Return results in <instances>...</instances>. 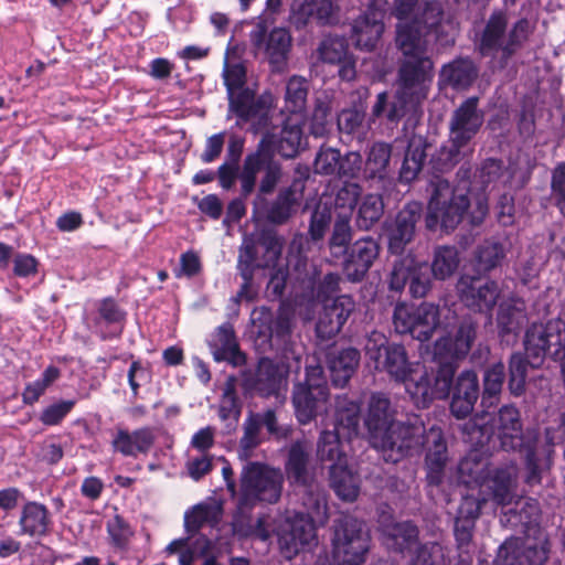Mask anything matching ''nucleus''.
Listing matches in <instances>:
<instances>
[{"mask_svg":"<svg viewBox=\"0 0 565 565\" xmlns=\"http://www.w3.org/2000/svg\"><path fill=\"white\" fill-rule=\"evenodd\" d=\"M392 15L397 19L395 45L404 57L398 70L399 88L392 100L386 92L376 96L371 111L373 121L385 117L397 122L407 113L416 111L433 78L429 44L455 43L454 24L445 18L443 4L437 0H394Z\"/></svg>","mask_w":565,"mask_h":565,"instance_id":"f257e3e1","label":"nucleus"},{"mask_svg":"<svg viewBox=\"0 0 565 565\" xmlns=\"http://www.w3.org/2000/svg\"><path fill=\"white\" fill-rule=\"evenodd\" d=\"M396 415L397 411L391 399L377 392L370 396L363 416L370 445L393 462L417 455L425 433V425L419 417L399 422Z\"/></svg>","mask_w":565,"mask_h":565,"instance_id":"f03ea898","label":"nucleus"},{"mask_svg":"<svg viewBox=\"0 0 565 565\" xmlns=\"http://www.w3.org/2000/svg\"><path fill=\"white\" fill-rule=\"evenodd\" d=\"M428 191V230H435L438 224L446 231L455 230L465 215L469 216L472 225H479L488 214V200L484 194L476 198L475 207L468 213L470 201L465 189L454 188L449 181L440 177L430 180Z\"/></svg>","mask_w":565,"mask_h":565,"instance_id":"7ed1b4c3","label":"nucleus"},{"mask_svg":"<svg viewBox=\"0 0 565 565\" xmlns=\"http://www.w3.org/2000/svg\"><path fill=\"white\" fill-rule=\"evenodd\" d=\"M534 26L526 18L509 24L503 11H494L487 20L478 43L482 56L491 57L504 67L529 40Z\"/></svg>","mask_w":565,"mask_h":565,"instance_id":"20e7f679","label":"nucleus"},{"mask_svg":"<svg viewBox=\"0 0 565 565\" xmlns=\"http://www.w3.org/2000/svg\"><path fill=\"white\" fill-rule=\"evenodd\" d=\"M371 547V531L363 520L343 513L333 520L331 551L338 565H363Z\"/></svg>","mask_w":565,"mask_h":565,"instance_id":"39448f33","label":"nucleus"},{"mask_svg":"<svg viewBox=\"0 0 565 565\" xmlns=\"http://www.w3.org/2000/svg\"><path fill=\"white\" fill-rule=\"evenodd\" d=\"M284 488V473L279 468L249 461L239 476L238 508L252 509L257 503L275 504Z\"/></svg>","mask_w":565,"mask_h":565,"instance_id":"423d86ee","label":"nucleus"},{"mask_svg":"<svg viewBox=\"0 0 565 565\" xmlns=\"http://www.w3.org/2000/svg\"><path fill=\"white\" fill-rule=\"evenodd\" d=\"M483 121L484 113L479 108L478 97L467 98L452 111L448 125V146L441 149L446 168L459 162L470 151V143Z\"/></svg>","mask_w":565,"mask_h":565,"instance_id":"0eeeda50","label":"nucleus"},{"mask_svg":"<svg viewBox=\"0 0 565 565\" xmlns=\"http://www.w3.org/2000/svg\"><path fill=\"white\" fill-rule=\"evenodd\" d=\"M264 142L265 139L262 140L255 152L246 156L239 174L241 194L243 198H247L255 190L257 174L263 173L254 199V207L264 204L265 196L274 193L282 179L281 164L274 159L269 150L264 148Z\"/></svg>","mask_w":565,"mask_h":565,"instance_id":"6e6552de","label":"nucleus"},{"mask_svg":"<svg viewBox=\"0 0 565 565\" xmlns=\"http://www.w3.org/2000/svg\"><path fill=\"white\" fill-rule=\"evenodd\" d=\"M364 350L375 370L387 372L395 381L404 383L406 390L407 384L416 380L419 371L408 361L405 348L402 344L388 343L382 332H370Z\"/></svg>","mask_w":565,"mask_h":565,"instance_id":"1a4fd4ad","label":"nucleus"},{"mask_svg":"<svg viewBox=\"0 0 565 565\" xmlns=\"http://www.w3.org/2000/svg\"><path fill=\"white\" fill-rule=\"evenodd\" d=\"M282 247L284 238L270 228L262 230L256 237L244 239L237 262L244 287L253 281L255 269L270 267L279 259Z\"/></svg>","mask_w":565,"mask_h":565,"instance_id":"9d476101","label":"nucleus"},{"mask_svg":"<svg viewBox=\"0 0 565 565\" xmlns=\"http://www.w3.org/2000/svg\"><path fill=\"white\" fill-rule=\"evenodd\" d=\"M408 284L413 298H424L433 287V275L426 260L418 259L408 252L393 264L388 276V288L401 292Z\"/></svg>","mask_w":565,"mask_h":565,"instance_id":"9b49d317","label":"nucleus"},{"mask_svg":"<svg viewBox=\"0 0 565 565\" xmlns=\"http://www.w3.org/2000/svg\"><path fill=\"white\" fill-rule=\"evenodd\" d=\"M565 322L551 319L546 323H533L525 332L524 348L532 367H539L546 356H557L564 349Z\"/></svg>","mask_w":565,"mask_h":565,"instance_id":"f8f14e48","label":"nucleus"},{"mask_svg":"<svg viewBox=\"0 0 565 565\" xmlns=\"http://www.w3.org/2000/svg\"><path fill=\"white\" fill-rule=\"evenodd\" d=\"M276 536L280 553L291 559L317 539L316 527L305 513L279 515Z\"/></svg>","mask_w":565,"mask_h":565,"instance_id":"ddd939ff","label":"nucleus"},{"mask_svg":"<svg viewBox=\"0 0 565 565\" xmlns=\"http://www.w3.org/2000/svg\"><path fill=\"white\" fill-rule=\"evenodd\" d=\"M274 107V97L269 93H264L255 97L253 89H246L239 93V97L232 100L228 111L237 118L238 125L249 124L253 132H268L271 125V109Z\"/></svg>","mask_w":565,"mask_h":565,"instance_id":"4468645a","label":"nucleus"},{"mask_svg":"<svg viewBox=\"0 0 565 565\" xmlns=\"http://www.w3.org/2000/svg\"><path fill=\"white\" fill-rule=\"evenodd\" d=\"M422 215V204L412 201L406 203L394 218L385 221L384 233L387 238V249L391 254L402 257L406 247L415 238L417 224Z\"/></svg>","mask_w":565,"mask_h":565,"instance_id":"2eb2a0df","label":"nucleus"},{"mask_svg":"<svg viewBox=\"0 0 565 565\" xmlns=\"http://www.w3.org/2000/svg\"><path fill=\"white\" fill-rule=\"evenodd\" d=\"M253 45L264 52L274 72L281 73L286 70L292 38L285 28H274L267 33L265 22H258L250 33Z\"/></svg>","mask_w":565,"mask_h":565,"instance_id":"dca6fc26","label":"nucleus"},{"mask_svg":"<svg viewBox=\"0 0 565 565\" xmlns=\"http://www.w3.org/2000/svg\"><path fill=\"white\" fill-rule=\"evenodd\" d=\"M458 363L443 362L438 363V369L431 385L426 371H420L415 381L407 384V393L417 403L424 406L434 398H447L454 388V376Z\"/></svg>","mask_w":565,"mask_h":565,"instance_id":"f3484780","label":"nucleus"},{"mask_svg":"<svg viewBox=\"0 0 565 565\" xmlns=\"http://www.w3.org/2000/svg\"><path fill=\"white\" fill-rule=\"evenodd\" d=\"M463 305L475 312L491 317L501 289L497 281L473 276H462L457 285Z\"/></svg>","mask_w":565,"mask_h":565,"instance_id":"a211bd4d","label":"nucleus"},{"mask_svg":"<svg viewBox=\"0 0 565 565\" xmlns=\"http://www.w3.org/2000/svg\"><path fill=\"white\" fill-rule=\"evenodd\" d=\"M288 366L263 358L257 364L256 371L246 377V386L263 397H278L287 390Z\"/></svg>","mask_w":565,"mask_h":565,"instance_id":"6ab92c4d","label":"nucleus"},{"mask_svg":"<svg viewBox=\"0 0 565 565\" xmlns=\"http://www.w3.org/2000/svg\"><path fill=\"white\" fill-rule=\"evenodd\" d=\"M492 420L494 434L498 436L500 445L504 450H518L524 447L529 439L537 441L535 434L523 431L520 412L512 405L502 406L497 418Z\"/></svg>","mask_w":565,"mask_h":565,"instance_id":"aec40b11","label":"nucleus"},{"mask_svg":"<svg viewBox=\"0 0 565 565\" xmlns=\"http://www.w3.org/2000/svg\"><path fill=\"white\" fill-rule=\"evenodd\" d=\"M477 324L471 319H463L459 324L455 338L449 335L439 338L433 349V356L437 363L455 362L468 354L476 339Z\"/></svg>","mask_w":565,"mask_h":565,"instance_id":"412c9836","label":"nucleus"},{"mask_svg":"<svg viewBox=\"0 0 565 565\" xmlns=\"http://www.w3.org/2000/svg\"><path fill=\"white\" fill-rule=\"evenodd\" d=\"M423 448H426L427 481L429 484L438 486L443 481L445 467L448 461L446 440L439 427L431 426L428 430L425 428L419 450Z\"/></svg>","mask_w":565,"mask_h":565,"instance_id":"4be33fe9","label":"nucleus"},{"mask_svg":"<svg viewBox=\"0 0 565 565\" xmlns=\"http://www.w3.org/2000/svg\"><path fill=\"white\" fill-rule=\"evenodd\" d=\"M354 307L353 299L347 295L326 302L316 326L317 335L320 339L328 340L338 334L353 312Z\"/></svg>","mask_w":565,"mask_h":565,"instance_id":"5701e85b","label":"nucleus"},{"mask_svg":"<svg viewBox=\"0 0 565 565\" xmlns=\"http://www.w3.org/2000/svg\"><path fill=\"white\" fill-rule=\"evenodd\" d=\"M380 253L377 241L371 236L358 239L349 249L344 273L349 280L361 281Z\"/></svg>","mask_w":565,"mask_h":565,"instance_id":"b1692460","label":"nucleus"},{"mask_svg":"<svg viewBox=\"0 0 565 565\" xmlns=\"http://www.w3.org/2000/svg\"><path fill=\"white\" fill-rule=\"evenodd\" d=\"M285 473L291 486L310 487L315 473L310 468V446L306 440L292 443L287 452Z\"/></svg>","mask_w":565,"mask_h":565,"instance_id":"393cba45","label":"nucleus"},{"mask_svg":"<svg viewBox=\"0 0 565 565\" xmlns=\"http://www.w3.org/2000/svg\"><path fill=\"white\" fill-rule=\"evenodd\" d=\"M361 162L362 157L359 152H349L342 157L335 148L321 147L316 154L313 169L316 173L323 175H353Z\"/></svg>","mask_w":565,"mask_h":565,"instance_id":"a878e982","label":"nucleus"},{"mask_svg":"<svg viewBox=\"0 0 565 565\" xmlns=\"http://www.w3.org/2000/svg\"><path fill=\"white\" fill-rule=\"evenodd\" d=\"M301 200L300 195H296L295 186H286L279 190L273 201L265 200V203L255 210L262 212L268 223L284 225L296 214Z\"/></svg>","mask_w":565,"mask_h":565,"instance_id":"bb28decb","label":"nucleus"},{"mask_svg":"<svg viewBox=\"0 0 565 565\" xmlns=\"http://www.w3.org/2000/svg\"><path fill=\"white\" fill-rule=\"evenodd\" d=\"M154 444V434L151 428L142 427L132 433L117 428L111 439L114 451L126 457H137L147 454Z\"/></svg>","mask_w":565,"mask_h":565,"instance_id":"cd10ccee","label":"nucleus"},{"mask_svg":"<svg viewBox=\"0 0 565 565\" xmlns=\"http://www.w3.org/2000/svg\"><path fill=\"white\" fill-rule=\"evenodd\" d=\"M329 392L309 388L308 385H295L292 405L298 422L302 425L310 423L324 406Z\"/></svg>","mask_w":565,"mask_h":565,"instance_id":"c85d7f7f","label":"nucleus"},{"mask_svg":"<svg viewBox=\"0 0 565 565\" xmlns=\"http://www.w3.org/2000/svg\"><path fill=\"white\" fill-rule=\"evenodd\" d=\"M390 516H382L380 526L386 546L396 552L409 551L417 544L418 529L409 521L386 522Z\"/></svg>","mask_w":565,"mask_h":565,"instance_id":"c756f323","label":"nucleus"},{"mask_svg":"<svg viewBox=\"0 0 565 565\" xmlns=\"http://www.w3.org/2000/svg\"><path fill=\"white\" fill-rule=\"evenodd\" d=\"M360 351L355 348H345L332 351L328 355V364L332 383L343 387L355 373L360 364Z\"/></svg>","mask_w":565,"mask_h":565,"instance_id":"7c9ffc66","label":"nucleus"},{"mask_svg":"<svg viewBox=\"0 0 565 565\" xmlns=\"http://www.w3.org/2000/svg\"><path fill=\"white\" fill-rule=\"evenodd\" d=\"M50 512L44 504L35 501L26 502L21 511V533L29 536H44L49 532Z\"/></svg>","mask_w":565,"mask_h":565,"instance_id":"2f4dec72","label":"nucleus"},{"mask_svg":"<svg viewBox=\"0 0 565 565\" xmlns=\"http://www.w3.org/2000/svg\"><path fill=\"white\" fill-rule=\"evenodd\" d=\"M329 476L330 486L341 500L347 502L356 500L360 493V479L348 468V463L329 466Z\"/></svg>","mask_w":565,"mask_h":565,"instance_id":"473e14b6","label":"nucleus"},{"mask_svg":"<svg viewBox=\"0 0 565 565\" xmlns=\"http://www.w3.org/2000/svg\"><path fill=\"white\" fill-rule=\"evenodd\" d=\"M213 355L216 361H228L234 366L245 363V355L238 349L231 324H223L217 329Z\"/></svg>","mask_w":565,"mask_h":565,"instance_id":"72a5a7b5","label":"nucleus"},{"mask_svg":"<svg viewBox=\"0 0 565 565\" xmlns=\"http://www.w3.org/2000/svg\"><path fill=\"white\" fill-rule=\"evenodd\" d=\"M518 477V467L510 465L495 471L492 479L489 480V488L492 490V499L499 505H509L512 503Z\"/></svg>","mask_w":565,"mask_h":565,"instance_id":"f704fd0d","label":"nucleus"},{"mask_svg":"<svg viewBox=\"0 0 565 565\" xmlns=\"http://www.w3.org/2000/svg\"><path fill=\"white\" fill-rule=\"evenodd\" d=\"M360 406L345 395L335 397V429L348 438L355 436L359 429Z\"/></svg>","mask_w":565,"mask_h":565,"instance_id":"c9c22d12","label":"nucleus"},{"mask_svg":"<svg viewBox=\"0 0 565 565\" xmlns=\"http://www.w3.org/2000/svg\"><path fill=\"white\" fill-rule=\"evenodd\" d=\"M525 302L521 299H509L500 303L497 322L503 333H515L527 321Z\"/></svg>","mask_w":565,"mask_h":565,"instance_id":"e433bc0d","label":"nucleus"},{"mask_svg":"<svg viewBox=\"0 0 565 565\" xmlns=\"http://www.w3.org/2000/svg\"><path fill=\"white\" fill-rule=\"evenodd\" d=\"M300 488L303 490L302 504L308 512L305 515L313 525H324L329 519L326 492L316 481H312L310 487Z\"/></svg>","mask_w":565,"mask_h":565,"instance_id":"4c0bfd02","label":"nucleus"},{"mask_svg":"<svg viewBox=\"0 0 565 565\" xmlns=\"http://www.w3.org/2000/svg\"><path fill=\"white\" fill-rule=\"evenodd\" d=\"M477 77V70L468 58H459L445 65L440 72V79L456 89L469 87Z\"/></svg>","mask_w":565,"mask_h":565,"instance_id":"58836bf2","label":"nucleus"},{"mask_svg":"<svg viewBox=\"0 0 565 565\" xmlns=\"http://www.w3.org/2000/svg\"><path fill=\"white\" fill-rule=\"evenodd\" d=\"M439 326V307L423 302L415 309L412 337L420 342L427 341Z\"/></svg>","mask_w":565,"mask_h":565,"instance_id":"ea45409f","label":"nucleus"},{"mask_svg":"<svg viewBox=\"0 0 565 565\" xmlns=\"http://www.w3.org/2000/svg\"><path fill=\"white\" fill-rule=\"evenodd\" d=\"M392 147L386 142H374L367 151L364 173L366 179L384 180L388 172Z\"/></svg>","mask_w":565,"mask_h":565,"instance_id":"a19ab883","label":"nucleus"},{"mask_svg":"<svg viewBox=\"0 0 565 565\" xmlns=\"http://www.w3.org/2000/svg\"><path fill=\"white\" fill-rule=\"evenodd\" d=\"M278 523V516L273 518L268 514H263L257 518L255 523L245 522L244 519L239 518L233 522L234 532L244 537H253L266 542L276 535V525Z\"/></svg>","mask_w":565,"mask_h":565,"instance_id":"79ce46f5","label":"nucleus"},{"mask_svg":"<svg viewBox=\"0 0 565 565\" xmlns=\"http://www.w3.org/2000/svg\"><path fill=\"white\" fill-rule=\"evenodd\" d=\"M259 317L254 320L255 326L258 327V333L271 339L285 338L291 331V319L285 312H279L274 316L273 312L266 308H262Z\"/></svg>","mask_w":565,"mask_h":565,"instance_id":"37998d69","label":"nucleus"},{"mask_svg":"<svg viewBox=\"0 0 565 565\" xmlns=\"http://www.w3.org/2000/svg\"><path fill=\"white\" fill-rule=\"evenodd\" d=\"M384 31V23L359 17L352 25V39L356 47L371 51L375 47Z\"/></svg>","mask_w":565,"mask_h":565,"instance_id":"c03bdc74","label":"nucleus"},{"mask_svg":"<svg viewBox=\"0 0 565 565\" xmlns=\"http://www.w3.org/2000/svg\"><path fill=\"white\" fill-rule=\"evenodd\" d=\"M222 518V508L216 504L201 503L184 515V526L188 533L194 534L204 525H216Z\"/></svg>","mask_w":565,"mask_h":565,"instance_id":"a18cd8bd","label":"nucleus"},{"mask_svg":"<svg viewBox=\"0 0 565 565\" xmlns=\"http://www.w3.org/2000/svg\"><path fill=\"white\" fill-rule=\"evenodd\" d=\"M488 476V462L477 454L467 456L458 465V479L468 487L482 486Z\"/></svg>","mask_w":565,"mask_h":565,"instance_id":"49530a36","label":"nucleus"},{"mask_svg":"<svg viewBox=\"0 0 565 565\" xmlns=\"http://www.w3.org/2000/svg\"><path fill=\"white\" fill-rule=\"evenodd\" d=\"M426 145L420 138L411 139L404 161L399 171L402 182H411L416 179L426 159Z\"/></svg>","mask_w":565,"mask_h":565,"instance_id":"de8ad7c7","label":"nucleus"},{"mask_svg":"<svg viewBox=\"0 0 565 565\" xmlns=\"http://www.w3.org/2000/svg\"><path fill=\"white\" fill-rule=\"evenodd\" d=\"M340 434L333 430H323L317 444V457L321 462L330 466L348 463L347 455L341 450Z\"/></svg>","mask_w":565,"mask_h":565,"instance_id":"09e8293b","label":"nucleus"},{"mask_svg":"<svg viewBox=\"0 0 565 565\" xmlns=\"http://www.w3.org/2000/svg\"><path fill=\"white\" fill-rule=\"evenodd\" d=\"M459 266V255L456 247L438 246L435 248L430 266L435 279L446 280L451 277Z\"/></svg>","mask_w":565,"mask_h":565,"instance_id":"8fccbe9b","label":"nucleus"},{"mask_svg":"<svg viewBox=\"0 0 565 565\" xmlns=\"http://www.w3.org/2000/svg\"><path fill=\"white\" fill-rule=\"evenodd\" d=\"M489 414L482 413L470 418L460 427L466 440L472 446L482 447L494 435V427L490 425Z\"/></svg>","mask_w":565,"mask_h":565,"instance_id":"3c124183","label":"nucleus"},{"mask_svg":"<svg viewBox=\"0 0 565 565\" xmlns=\"http://www.w3.org/2000/svg\"><path fill=\"white\" fill-rule=\"evenodd\" d=\"M505 379L504 365L499 362L488 367L483 375L481 404L490 408L498 404Z\"/></svg>","mask_w":565,"mask_h":565,"instance_id":"603ef678","label":"nucleus"},{"mask_svg":"<svg viewBox=\"0 0 565 565\" xmlns=\"http://www.w3.org/2000/svg\"><path fill=\"white\" fill-rule=\"evenodd\" d=\"M356 95L358 99H360V104L343 109L338 115V128L341 132L348 135L354 134L361 128L365 117V106L363 102L369 97L370 92L366 87H361L356 90Z\"/></svg>","mask_w":565,"mask_h":565,"instance_id":"864d4df0","label":"nucleus"},{"mask_svg":"<svg viewBox=\"0 0 565 565\" xmlns=\"http://www.w3.org/2000/svg\"><path fill=\"white\" fill-rule=\"evenodd\" d=\"M384 203L379 194H367L363 198L358 211L355 224L362 231L371 230L383 216Z\"/></svg>","mask_w":565,"mask_h":565,"instance_id":"5fc2aeb1","label":"nucleus"},{"mask_svg":"<svg viewBox=\"0 0 565 565\" xmlns=\"http://www.w3.org/2000/svg\"><path fill=\"white\" fill-rule=\"evenodd\" d=\"M351 239L352 228L350 225V213L339 214L328 242L331 254L335 257L347 254Z\"/></svg>","mask_w":565,"mask_h":565,"instance_id":"6e6d98bb","label":"nucleus"},{"mask_svg":"<svg viewBox=\"0 0 565 565\" xmlns=\"http://www.w3.org/2000/svg\"><path fill=\"white\" fill-rule=\"evenodd\" d=\"M303 137L302 127L299 120L288 118L281 129L278 141V150L285 158H292L297 154Z\"/></svg>","mask_w":565,"mask_h":565,"instance_id":"4d7b16f0","label":"nucleus"},{"mask_svg":"<svg viewBox=\"0 0 565 565\" xmlns=\"http://www.w3.org/2000/svg\"><path fill=\"white\" fill-rule=\"evenodd\" d=\"M308 96L307 81L294 75L286 84L285 108L291 114L301 113L306 108Z\"/></svg>","mask_w":565,"mask_h":565,"instance_id":"13d9d810","label":"nucleus"},{"mask_svg":"<svg viewBox=\"0 0 565 565\" xmlns=\"http://www.w3.org/2000/svg\"><path fill=\"white\" fill-rule=\"evenodd\" d=\"M349 45L344 38L338 35L326 36L318 46L319 58L329 64L341 63L349 55Z\"/></svg>","mask_w":565,"mask_h":565,"instance_id":"bf43d9fd","label":"nucleus"},{"mask_svg":"<svg viewBox=\"0 0 565 565\" xmlns=\"http://www.w3.org/2000/svg\"><path fill=\"white\" fill-rule=\"evenodd\" d=\"M224 83L227 89L228 106L232 100L239 97V93L246 89V68L242 63H225L223 71Z\"/></svg>","mask_w":565,"mask_h":565,"instance_id":"052dcab7","label":"nucleus"},{"mask_svg":"<svg viewBox=\"0 0 565 565\" xmlns=\"http://www.w3.org/2000/svg\"><path fill=\"white\" fill-rule=\"evenodd\" d=\"M332 222V207L320 201L313 209L308 228V236L312 242H321Z\"/></svg>","mask_w":565,"mask_h":565,"instance_id":"680f3d73","label":"nucleus"},{"mask_svg":"<svg viewBox=\"0 0 565 565\" xmlns=\"http://www.w3.org/2000/svg\"><path fill=\"white\" fill-rule=\"evenodd\" d=\"M262 424L258 417L252 413L245 419L243 424L244 435L239 440V452L241 459L246 460L252 451L262 443Z\"/></svg>","mask_w":565,"mask_h":565,"instance_id":"e2e57ef3","label":"nucleus"},{"mask_svg":"<svg viewBox=\"0 0 565 565\" xmlns=\"http://www.w3.org/2000/svg\"><path fill=\"white\" fill-rule=\"evenodd\" d=\"M505 256L503 246L497 242L487 241L476 252V266L479 271H490L501 264Z\"/></svg>","mask_w":565,"mask_h":565,"instance_id":"0e129e2a","label":"nucleus"},{"mask_svg":"<svg viewBox=\"0 0 565 565\" xmlns=\"http://www.w3.org/2000/svg\"><path fill=\"white\" fill-rule=\"evenodd\" d=\"M333 3L331 0H305L300 6L299 13L305 21H316L321 24L331 22L333 15Z\"/></svg>","mask_w":565,"mask_h":565,"instance_id":"69168bd1","label":"nucleus"},{"mask_svg":"<svg viewBox=\"0 0 565 565\" xmlns=\"http://www.w3.org/2000/svg\"><path fill=\"white\" fill-rule=\"evenodd\" d=\"M527 365H531L530 359H524L521 353H514L511 355L509 363V388L515 396H520L525 390Z\"/></svg>","mask_w":565,"mask_h":565,"instance_id":"338daca9","label":"nucleus"},{"mask_svg":"<svg viewBox=\"0 0 565 565\" xmlns=\"http://www.w3.org/2000/svg\"><path fill=\"white\" fill-rule=\"evenodd\" d=\"M107 532L111 544L119 550H126L134 536L130 525L118 514L107 522Z\"/></svg>","mask_w":565,"mask_h":565,"instance_id":"774afa93","label":"nucleus"}]
</instances>
